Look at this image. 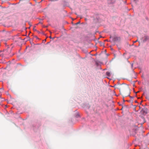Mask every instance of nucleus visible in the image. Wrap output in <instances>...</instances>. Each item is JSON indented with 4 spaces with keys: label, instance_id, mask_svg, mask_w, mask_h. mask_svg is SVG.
Masks as SVG:
<instances>
[{
    "label": "nucleus",
    "instance_id": "1",
    "mask_svg": "<svg viewBox=\"0 0 149 149\" xmlns=\"http://www.w3.org/2000/svg\"><path fill=\"white\" fill-rule=\"evenodd\" d=\"M106 74L108 76H110V72H106Z\"/></svg>",
    "mask_w": 149,
    "mask_h": 149
},
{
    "label": "nucleus",
    "instance_id": "2",
    "mask_svg": "<svg viewBox=\"0 0 149 149\" xmlns=\"http://www.w3.org/2000/svg\"><path fill=\"white\" fill-rule=\"evenodd\" d=\"M148 39V37L147 36H145V40H144V41H146L147 39Z\"/></svg>",
    "mask_w": 149,
    "mask_h": 149
},
{
    "label": "nucleus",
    "instance_id": "3",
    "mask_svg": "<svg viewBox=\"0 0 149 149\" xmlns=\"http://www.w3.org/2000/svg\"><path fill=\"white\" fill-rule=\"evenodd\" d=\"M137 41V40H136V41H135L134 42V43H135V42H136Z\"/></svg>",
    "mask_w": 149,
    "mask_h": 149
},
{
    "label": "nucleus",
    "instance_id": "4",
    "mask_svg": "<svg viewBox=\"0 0 149 149\" xmlns=\"http://www.w3.org/2000/svg\"><path fill=\"white\" fill-rule=\"evenodd\" d=\"M79 22H77V24H79Z\"/></svg>",
    "mask_w": 149,
    "mask_h": 149
}]
</instances>
